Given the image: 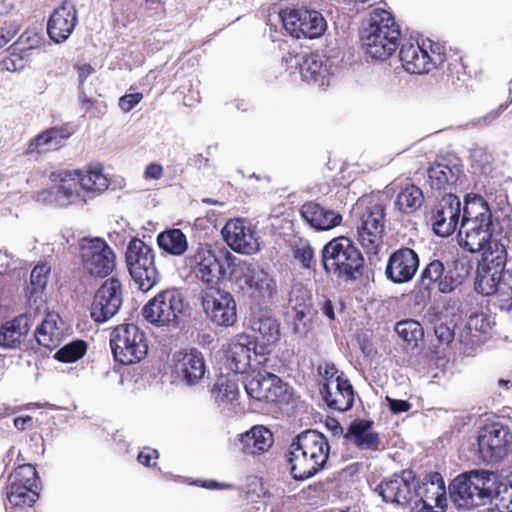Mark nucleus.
I'll list each match as a JSON object with an SVG mask.
<instances>
[{
  "instance_id": "5fc2aeb1",
  "label": "nucleus",
  "mask_w": 512,
  "mask_h": 512,
  "mask_svg": "<svg viewBox=\"0 0 512 512\" xmlns=\"http://www.w3.org/2000/svg\"><path fill=\"white\" fill-rule=\"evenodd\" d=\"M435 288L422 276L416 281L409 297L414 307L425 308L431 301L432 291Z\"/></svg>"
},
{
  "instance_id": "b1692460",
  "label": "nucleus",
  "mask_w": 512,
  "mask_h": 512,
  "mask_svg": "<svg viewBox=\"0 0 512 512\" xmlns=\"http://www.w3.org/2000/svg\"><path fill=\"white\" fill-rule=\"evenodd\" d=\"M32 321L30 316L20 314L0 325V347L3 349H33V339L29 338Z\"/></svg>"
},
{
  "instance_id": "72a5a7b5",
  "label": "nucleus",
  "mask_w": 512,
  "mask_h": 512,
  "mask_svg": "<svg viewBox=\"0 0 512 512\" xmlns=\"http://www.w3.org/2000/svg\"><path fill=\"white\" fill-rule=\"evenodd\" d=\"M250 344V335L245 333L237 335L230 343L226 356L228 367L234 373L245 374L251 368Z\"/></svg>"
},
{
  "instance_id": "20e7f679",
  "label": "nucleus",
  "mask_w": 512,
  "mask_h": 512,
  "mask_svg": "<svg viewBox=\"0 0 512 512\" xmlns=\"http://www.w3.org/2000/svg\"><path fill=\"white\" fill-rule=\"evenodd\" d=\"M449 497L458 509L471 510L492 505L499 497L497 473L486 470L463 472L450 482Z\"/></svg>"
},
{
  "instance_id": "393cba45",
  "label": "nucleus",
  "mask_w": 512,
  "mask_h": 512,
  "mask_svg": "<svg viewBox=\"0 0 512 512\" xmlns=\"http://www.w3.org/2000/svg\"><path fill=\"white\" fill-rule=\"evenodd\" d=\"M462 174L459 158H442L434 161L427 169V182L431 189L443 191L445 194L449 191L453 192Z\"/></svg>"
},
{
  "instance_id": "338daca9",
  "label": "nucleus",
  "mask_w": 512,
  "mask_h": 512,
  "mask_svg": "<svg viewBox=\"0 0 512 512\" xmlns=\"http://www.w3.org/2000/svg\"><path fill=\"white\" fill-rule=\"evenodd\" d=\"M429 54L431 58V70H433L434 68L444 70L445 64L447 63L444 47L439 43L431 42Z\"/></svg>"
},
{
  "instance_id": "f03ea898",
  "label": "nucleus",
  "mask_w": 512,
  "mask_h": 512,
  "mask_svg": "<svg viewBox=\"0 0 512 512\" xmlns=\"http://www.w3.org/2000/svg\"><path fill=\"white\" fill-rule=\"evenodd\" d=\"M505 243H495L485 249L477 261L474 290L485 296L496 295L501 309L512 310V272L507 270Z\"/></svg>"
},
{
  "instance_id": "bf43d9fd",
  "label": "nucleus",
  "mask_w": 512,
  "mask_h": 512,
  "mask_svg": "<svg viewBox=\"0 0 512 512\" xmlns=\"http://www.w3.org/2000/svg\"><path fill=\"white\" fill-rule=\"evenodd\" d=\"M292 255L303 269H315L316 260L314 249L309 242L293 247Z\"/></svg>"
},
{
  "instance_id": "c03bdc74",
  "label": "nucleus",
  "mask_w": 512,
  "mask_h": 512,
  "mask_svg": "<svg viewBox=\"0 0 512 512\" xmlns=\"http://www.w3.org/2000/svg\"><path fill=\"white\" fill-rule=\"evenodd\" d=\"M336 392L339 397L334 396L335 406H327L329 409L339 412L351 410L355 404V390L344 372L336 379Z\"/></svg>"
},
{
  "instance_id": "1a4fd4ad",
  "label": "nucleus",
  "mask_w": 512,
  "mask_h": 512,
  "mask_svg": "<svg viewBox=\"0 0 512 512\" xmlns=\"http://www.w3.org/2000/svg\"><path fill=\"white\" fill-rule=\"evenodd\" d=\"M109 345L113 359L122 365L142 361L148 354L146 333L137 324L124 322L110 333Z\"/></svg>"
},
{
  "instance_id": "473e14b6",
  "label": "nucleus",
  "mask_w": 512,
  "mask_h": 512,
  "mask_svg": "<svg viewBox=\"0 0 512 512\" xmlns=\"http://www.w3.org/2000/svg\"><path fill=\"white\" fill-rule=\"evenodd\" d=\"M303 220L315 231H327L341 224L342 215L332 209L325 208L319 203L305 202L300 208Z\"/></svg>"
},
{
  "instance_id": "052dcab7",
  "label": "nucleus",
  "mask_w": 512,
  "mask_h": 512,
  "mask_svg": "<svg viewBox=\"0 0 512 512\" xmlns=\"http://www.w3.org/2000/svg\"><path fill=\"white\" fill-rule=\"evenodd\" d=\"M358 240L362 247L366 250V253L369 255H377L382 243V234L383 233H374L372 231H359Z\"/></svg>"
},
{
  "instance_id": "c756f323",
  "label": "nucleus",
  "mask_w": 512,
  "mask_h": 512,
  "mask_svg": "<svg viewBox=\"0 0 512 512\" xmlns=\"http://www.w3.org/2000/svg\"><path fill=\"white\" fill-rule=\"evenodd\" d=\"M399 46V60L405 71L411 74H424L431 71L430 54L424 44L420 45L411 37Z\"/></svg>"
},
{
  "instance_id": "e433bc0d",
  "label": "nucleus",
  "mask_w": 512,
  "mask_h": 512,
  "mask_svg": "<svg viewBox=\"0 0 512 512\" xmlns=\"http://www.w3.org/2000/svg\"><path fill=\"white\" fill-rule=\"evenodd\" d=\"M386 205L383 201H370L360 218L359 231L383 233L385 229Z\"/></svg>"
},
{
  "instance_id": "864d4df0",
  "label": "nucleus",
  "mask_w": 512,
  "mask_h": 512,
  "mask_svg": "<svg viewBox=\"0 0 512 512\" xmlns=\"http://www.w3.org/2000/svg\"><path fill=\"white\" fill-rule=\"evenodd\" d=\"M270 373L265 372L264 374L258 373L252 377L247 383H245V391L249 398L258 401L265 402L268 388L272 384H269Z\"/></svg>"
},
{
  "instance_id": "7ed1b4c3",
  "label": "nucleus",
  "mask_w": 512,
  "mask_h": 512,
  "mask_svg": "<svg viewBox=\"0 0 512 512\" xmlns=\"http://www.w3.org/2000/svg\"><path fill=\"white\" fill-rule=\"evenodd\" d=\"M320 263L326 275H333L343 283H354L366 274L363 253L351 238L343 235L323 245Z\"/></svg>"
},
{
  "instance_id": "e2e57ef3",
  "label": "nucleus",
  "mask_w": 512,
  "mask_h": 512,
  "mask_svg": "<svg viewBox=\"0 0 512 512\" xmlns=\"http://www.w3.org/2000/svg\"><path fill=\"white\" fill-rule=\"evenodd\" d=\"M251 344L250 347V355L254 357V360L257 364H262L267 361V355L270 353L269 346L273 343H266L262 339V341H258L256 337L250 335Z\"/></svg>"
},
{
  "instance_id": "9b49d317",
  "label": "nucleus",
  "mask_w": 512,
  "mask_h": 512,
  "mask_svg": "<svg viewBox=\"0 0 512 512\" xmlns=\"http://www.w3.org/2000/svg\"><path fill=\"white\" fill-rule=\"evenodd\" d=\"M472 269V262L464 257L446 262L435 258L420 273L439 293L450 294L464 283Z\"/></svg>"
},
{
  "instance_id": "774afa93",
  "label": "nucleus",
  "mask_w": 512,
  "mask_h": 512,
  "mask_svg": "<svg viewBox=\"0 0 512 512\" xmlns=\"http://www.w3.org/2000/svg\"><path fill=\"white\" fill-rule=\"evenodd\" d=\"M497 490H499V497L506 496L512 504V472L506 476L497 474Z\"/></svg>"
},
{
  "instance_id": "a878e982",
  "label": "nucleus",
  "mask_w": 512,
  "mask_h": 512,
  "mask_svg": "<svg viewBox=\"0 0 512 512\" xmlns=\"http://www.w3.org/2000/svg\"><path fill=\"white\" fill-rule=\"evenodd\" d=\"M71 176H76L78 183H80L81 190L89 192H104L111 187L112 182L108 180L106 175L103 173V165L101 163H95L88 165L87 173L81 169L74 170H57L51 173V181H63L67 180Z\"/></svg>"
},
{
  "instance_id": "f3484780",
  "label": "nucleus",
  "mask_w": 512,
  "mask_h": 512,
  "mask_svg": "<svg viewBox=\"0 0 512 512\" xmlns=\"http://www.w3.org/2000/svg\"><path fill=\"white\" fill-rule=\"evenodd\" d=\"M287 69H299L302 80L325 89L333 77L330 61L319 53H301L289 57L283 56Z\"/></svg>"
},
{
  "instance_id": "f704fd0d",
  "label": "nucleus",
  "mask_w": 512,
  "mask_h": 512,
  "mask_svg": "<svg viewBox=\"0 0 512 512\" xmlns=\"http://www.w3.org/2000/svg\"><path fill=\"white\" fill-rule=\"evenodd\" d=\"M60 316L57 313H47L40 324L37 325L33 335V343L36 342L50 351L57 348L60 344V335L62 329L58 327Z\"/></svg>"
},
{
  "instance_id": "603ef678",
  "label": "nucleus",
  "mask_w": 512,
  "mask_h": 512,
  "mask_svg": "<svg viewBox=\"0 0 512 512\" xmlns=\"http://www.w3.org/2000/svg\"><path fill=\"white\" fill-rule=\"evenodd\" d=\"M289 307L291 310L314 308L311 290L300 282L294 283L289 292Z\"/></svg>"
},
{
  "instance_id": "5701e85b",
  "label": "nucleus",
  "mask_w": 512,
  "mask_h": 512,
  "mask_svg": "<svg viewBox=\"0 0 512 512\" xmlns=\"http://www.w3.org/2000/svg\"><path fill=\"white\" fill-rule=\"evenodd\" d=\"M461 216V201L455 192L442 195L432 211L431 224L433 232L440 237L451 236L457 229Z\"/></svg>"
},
{
  "instance_id": "c9c22d12",
  "label": "nucleus",
  "mask_w": 512,
  "mask_h": 512,
  "mask_svg": "<svg viewBox=\"0 0 512 512\" xmlns=\"http://www.w3.org/2000/svg\"><path fill=\"white\" fill-rule=\"evenodd\" d=\"M250 327L266 343H277L281 337V324L269 309H260L250 318Z\"/></svg>"
},
{
  "instance_id": "dca6fc26",
  "label": "nucleus",
  "mask_w": 512,
  "mask_h": 512,
  "mask_svg": "<svg viewBox=\"0 0 512 512\" xmlns=\"http://www.w3.org/2000/svg\"><path fill=\"white\" fill-rule=\"evenodd\" d=\"M123 304V285L117 277L105 279L95 291L90 306V317L98 324L112 319Z\"/></svg>"
},
{
  "instance_id": "0e129e2a",
  "label": "nucleus",
  "mask_w": 512,
  "mask_h": 512,
  "mask_svg": "<svg viewBox=\"0 0 512 512\" xmlns=\"http://www.w3.org/2000/svg\"><path fill=\"white\" fill-rule=\"evenodd\" d=\"M467 325L471 330L474 329L482 334H487L491 329V320L485 313H475L469 317Z\"/></svg>"
},
{
  "instance_id": "9d476101",
  "label": "nucleus",
  "mask_w": 512,
  "mask_h": 512,
  "mask_svg": "<svg viewBox=\"0 0 512 512\" xmlns=\"http://www.w3.org/2000/svg\"><path fill=\"white\" fill-rule=\"evenodd\" d=\"M125 261L129 274L137 288L142 292L150 291L160 280L155 266L153 248L138 237H132L127 244Z\"/></svg>"
},
{
  "instance_id": "37998d69",
  "label": "nucleus",
  "mask_w": 512,
  "mask_h": 512,
  "mask_svg": "<svg viewBox=\"0 0 512 512\" xmlns=\"http://www.w3.org/2000/svg\"><path fill=\"white\" fill-rule=\"evenodd\" d=\"M41 486L36 487H24L18 486L17 484L8 485L7 487V498L10 503V507H30L40 497Z\"/></svg>"
},
{
  "instance_id": "69168bd1",
  "label": "nucleus",
  "mask_w": 512,
  "mask_h": 512,
  "mask_svg": "<svg viewBox=\"0 0 512 512\" xmlns=\"http://www.w3.org/2000/svg\"><path fill=\"white\" fill-rule=\"evenodd\" d=\"M419 495L414 497V506L412 507L413 512H436L433 505L430 503V489L423 486Z\"/></svg>"
},
{
  "instance_id": "aec40b11",
  "label": "nucleus",
  "mask_w": 512,
  "mask_h": 512,
  "mask_svg": "<svg viewBox=\"0 0 512 512\" xmlns=\"http://www.w3.org/2000/svg\"><path fill=\"white\" fill-rule=\"evenodd\" d=\"M207 319L219 327H232L238 320L237 304L234 296L217 288L206 292L201 301Z\"/></svg>"
},
{
  "instance_id": "13d9d810",
  "label": "nucleus",
  "mask_w": 512,
  "mask_h": 512,
  "mask_svg": "<svg viewBox=\"0 0 512 512\" xmlns=\"http://www.w3.org/2000/svg\"><path fill=\"white\" fill-rule=\"evenodd\" d=\"M68 134H64L62 130L52 128L39 135H37L32 144L36 147H47L49 149H56L61 140L68 138Z\"/></svg>"
},
{
  "instance_id": "de8ad7c7",
  "label": "nucleus",
  "mask_w": 512,
  "mask_h": 512,
  "mask_svg": "<svg viewBox=\"0 0 512 512\" xmlns=\"http://www.w3.org/2000/svg\"><path fill=\"white\" fill-rule=\"evenodd\" d=\"M314 308L291 310L289 325L293 334L305 337L313 329Z\"/></svg>"
},
{
  "instance_id": "58836bf2",
  "label": "nucleus",
  "mask_w": 512,
  "mask_h": 512,
  "mask_svg": "<svg viewBox=\"0 0 512 512\" xmlns=\"http://www.w3.org/2000/svg\"><path fill=\"white\" fill-rule=\"evenodd\" d=\"M21 43H14L8 48V55L4 57L0 65L3 70L9 72L22 71L32 59V49L35 44L31 43L28 46L20 47Z\"/></svg>"
},
{
  "instance_id": "79ce46f5",
  "label": "nucleus",
  "mask_w": 512,
  "mask_h": 512,
  "mask_svg": "<svg viewBox=\"0 0 512 512\" xmlns=\"http://www.w3.org/2000/svg\"><path fill=\"white\" fill-rule=\"evenodd\" d=\"M424 201L422 190L414 185H406L396 196L395 207L404 214H411L419 209Z\"/></svg>"
},
{
  "instance_id": "f8f14e48",
  "label": "nucleus",
  "mask_w": 512,
  "mask_h": 512,
  "mask_svg": "<svg viewBox=\"0 0 512 512\" xmlns=\"http://www.w3.org/2000/svg\"><path fill=\"white\" fill-rule=\"evenodd\" d=\"M421 489H424L421 479L413 470L405 469L383 478L375 492L384 502L405 508L413 502L415 495L421 493Z\"/></svg>"
},
{
  "instance_id": "8fccbe9b",
  "label": "nucleus",
  "mask_w": 512,
  "mask_h": 512,
  "mask_svg": "<svg viewBox=\"0 0 512 512\" xmlns=\"http://www.w3.org/2000/svg\"><path fill=\"white\" fill-rule=\"evenodd\" d=\"M269 384L266 395V403L288 404L291 398L290 387L278 375L270 373Z\"/></svg>"
},
{
  "instance_id": "c85d7f7f",
  "label": "nucleus",
  "mask_w": 512,
  "mask_h": 512,
  "mask_svg": "<svg viewBox=\"0 0 512 512\" xmlns=\"http://www.w3.org/2000/svg\"><path fill=\"white\" fill-rule=\"evenodd\" d=\"M399 46V60L405 71L411 74H424L431 71L430 54L424 44L420 45L411 37Z\"/></svg>"
},
{
  "instance_id": "39448f33",
  "label": "nucleus",
  "mask_w": 512,
  "mask_h": 512,
  "mask_svg": "<svg viewBox=\"0 0 512 512\" xmlns=\"http://www.w3.org/2000/svg\"><path fill=\"white\" fill-rule=\"evenodd\" d=\"M401 29L392 13L376 8L360 30V41L365 53L372 59L384 61L399 47Z\"/></svg>"
},
{
  "instance_id": "4468645a",
  "label": "nucleus",
  "mask_w": 512,
  "mask_h": 512,
  "mask_svg": "<svg viewBox=\"0 0 512 512\" xmlns=\"http://www.w3.org/2000/svg\"><path fill=\"white\" fill-rule=\"evenodd\" d=\"M461 207V219L472 220H495L498 224V231L508 235L511 227L512 208L507 203V198L496 203V207L490 204L482 195L477 193H466Z\"/></svg>"
},
{
  "instance_id": "3c124183",
  "label": "nucleus",
  "mask_w": 512,
  "mask_h": 512,
  "mask_svg": "<svg viewBox=\"0 0 512 512\" xmlns=\"http://www.w3.org/2000/svg\"><path fill=\"white\" fill-rule=\"evenodd\" d=\"M394 331L404 342H414L415 345L424 337L422 325L414 319H405L396 322Z\"/></svg>"
},
{
  "instance_id": "ea45409f",
  "label": "nucleus",
  "mask_w": 512,
  "mask_h": 512,
  "mask_svg": "<svg viewBox=\"0 0 512 512\" xmlns=\"http://www.w3.org/2000/svg\"><path fill=\"white\" fill-rule=\"evenodd\" d=\"M50 267L46 264L36 265L30 273L29 285L24 289L27 302L32 305L42 300V295L48 283Z\"/></svg>"
},
{
  "instance_id": "a211bd4d",
  "label": "nucleus",
  "mask_w": 512,
  "mask_h": 512,
  "mask_svg": "<svg viewBox=\"0 0 512 512\" xmlns=\"http://www.w3.org/2000/svg\"><path fill=\"white\" fill-rule=\"evenodd\" d=\"M479 457L488 464L503 460L512 444V433L508 426L492 423L481 428L477 435Z\"/></svg>"
},
{
  "instance_id": "6e6552de",
  "label": "nucleus",
  "mask_w": 512,
  "mask_h": 512,
  "mask_svg": "<svg viewBox=\"0 0 512 512\" xmlns=\"http://www.w3.org/2000/svg\"><path fill=\"white\" fill-rule=\"evenodd\" d=\"M190 305L177 288H169L157 293L142 307L145 321L157 327L180 328L189 314Z\"/></svg>"
},
{
  "instance_id": "bb28decb",
  "label": "nucleus",
  "mask_w": 512,
  "mask_h": 512,
  "mask_svg": "<svg viewBox=\"0 0 512 512\" xmlns=\"http://www.w3.org/2000/svg\"><path fill=\"white\" fill-rule=\"evenodd\" d=\"M78 23L77 9L66 1L54 9L47 21V34L51 41L60 44L66 41Z\"/></svg>"
},
{
  "instance_id": "a18cd8bd",
  "label": "nucleus",
  "mask_w": 512,
  "mask_h": 512,
  "mask_svg": "<svg viewBox=\"0 0 512 512\" xmlns=\"http://www.w3.org/2000/svg\"><path fill=\"white\" fill-rule=\"evenodd\" d=\"M58 182L60 184L55 186L56 207H67L80 198L81 188L76 176H71L67 180Z\"/></svg>"
},
{
  "instance_id": "680f3d73",
  "label": "nucleus",
  "mask_w": 512,
  "mask_h": 512,
  "mask_svg": "<svg viewBox=\"0 0 512 512\" xmlns=\"http://www.w3.org/2000/svg\"><path fill=\"white\" fill-rule=\"evenodd\" d=\"M0 268H4V271H0V275L13 272L17 273V277L21 276V261L7 249L0 250Z\"/></svg>"
},
{
  "instance_id": "49530a36",
  "label": "nucleus",
  "mask_w": 512,
  "mask_h": 512,
  "mask_svg": "<svg viewBox=\"0 0 512 512\" xmlns=\"http://www.w3.org/2000/svg\"><path fill=\"white\" fill-rule=\"evenodd\" d=\"M87 342L82 339H73L58 349L53 358L62 363H74L83 358L87 352Z\"/></svg>"
},
{
  "instance_id": "a19ab883",
  "label": "nucleus",
  "mask_w": 512,
  "mask_h": 512,
  "mask_svg": "<svg viewBox=\"0 0 512 512\" xmlns=\"http://www.w3.org/2000/svg\"><path fill=\"white\" fill-rule=\"evenodd\" d=\"M341 372L333 362H325L317 366V374L322 378V382L319 384V394L326 406L336 405L331 385L336 382Z\"/></svg>"
},
{
  "instance_id": "7c9ffc66",
  "label": "nucleus",
  "mask_w": 512,
  "mask_h": 512,
  "mask_svg": "<svg viewBox=\"0 0 512 512\" xmlns=\"http://www.w3.org/2000/svg\"><path fill=\"white\" fill-rule=\"evenodd\" d=\"M371 419L355 418L346 428L344 438L352 442L359 450L377 451L381 440L378 432L373 430Z\"/></svg>"
},
{
  "instance_id": "4c0bfd02",
  "label": "nucleus",
  "mask_w": 512,
  "mask_h": 512,
  "mask_svg": "<svg viewBox=\"0 0 512 512\" xmlns=\"http://www.w3.org/2000/svg\"><path fill=\"white\" fill-rule=\"evenodd\" d=\"M158 247L171 256H182L189 248L185 233L179 228L166 229L156 238Z\"/></svg>"
},
{
  "instance_id": "cd10ccee",
  "label": "nucleus",
  "mask_w": 512,
  "mask_h": 512,
  "mask_svg": "<svg viewBox=\"0 0 512 512\" xmlns=\"http://www.w3.org/2000/svg\"><path fill=\"white\" fill-rule=\"evenodd\" d=\"M273 443V433L263 425H255L239 434L234 445L238 451L254 456L267 452Z\"/></svg>"
},
{
  "instance_id": "2eb2a0df",
  "label": "nucleus",
  "mask_w": 512,
  "mask_h": 512,
  "mask_svg": "<svg viewBox=\"0 0 512 512\" xmlns=\"http://www.w3.org/2000/svg\"><path fill=\"white\" fill-rule=\"evenodd\" d=\"M284 29L293 38L319 39L328 28L323 14L316 10L290 9L279 15Z\"/></svg>"
},
{
  "instance_id": "f257e3e1",
  "label": "nucleus",
  "mask_w": 512,
  "mask_h": 512,
  "mask_svg": "<svg viewBox=\"0 0 512 512\" xmlns=\"http://www.w3.org/2000/svg\"><path fill=\"white\" fill-rule=\"evenodd\" d=\"M330 450L327 437L316 429H306L295 435L287 454L292 479L302 482L324 470Z\"/></svg>"
},
{
  "instance_id": "4d7b16f0",
  "label": "nucleus",
  "mask_w": 512,
  "mask_h": 512,
  "mask_svg": "<svg viewBox=\"0 0 512 512\" xmlns=\"http://www.w3.org/2000/svg\"><path fill=\"white\" fill-rule=\"evenodd\" d=\"M472 169L474 174L485 177L486 179L493 180V184H496L493 174V166L491 163V155L487 154L483 150H475L472 155Z\"/></svg>"
},
{
  "instance_id": "412c9836",
  "label": "nucleus",
  "mask_w": 512,
  "mask_h": 512,
  "mask_svg": "<svg viewBox=\"0 0 512 512\" xmlns=\"http://www.w3.org/2000/svg\"><path fill=\"white\" fill-rule=\"evenodd\" d=\"M419 267L420 256L417 251L401 246L389 254L384 275L393 284H406L414 279Z\"/></svg>"
},
{
  "instance_id": "6e6d98bb",
  "label": "nucleus",
  "mask_w": 512,
  "mask_h": 512,
  "mask_svg": "<svg viewBox=\"0 0 512 512\" xmlns=\"http://www.w3.org/2000/svg\"><path fill=\"white\" fill-rule=\"evenodd\" d=\"M211 392L216 401L233 402L238 396V384L227 377L221 376L214 383Z\"/></svg>"
},
{
  "instance_id": "0eeeda50",
  "label": "nucleus",
  "mask_w": 512,
  "mask_h": 512,
  "mask_svg": "<svg viewBox=\"0 0 512 512\" xmlns=\"http://www.w3.org/2000/svg\"><path fill=\"white\" fill-rule=\"evenodd\" d=\"M185 266L196 277L207 285H213L223 280L228 270H232L237 258L226 248L215 249L211 245L199 243L185 257Z\"/></svg>"
},
{
  "instance_id": "ddd939ff",
  "label": "nucleus",
  "mask_w": 512,
  "mask_h": 512,
  "mask_svg": "<svg viewBox=\"0 0 512 512\" xmlns=\"http://www.w3.org/2000/svg\"><path fill=\"white\" fill-rule=\"evenodd\" d=\"M458 228L459 244L470 253H483L485 249H494V242L503 243L502 238L508 236L498 231L495 220L461 219Z\"/></svg>"
},
{
  "instance_id": "423d86ee",
  "label": "nucleus",
  "mask_w": 512,
  "mask_h": 512,
  "mask_svg": "<svg viewBox=\"0 0 512 512\" xmlns=\"http://www.w3.org/2000/svg\"><path fill=\"white\" fill-rule=\"evenodd\" d=\"M233 289L255 305H268L277 294L275 277L253 261L238 260L230 271Z\"/></svg>"
},
{
  "instance_id": "2f4dec72",
  "label": "nucleus",
  "mask_w": 512,
  "mask_h": 512,
  "mask_svg": "<svg viewBox=\"0 0 512 512\" xmlns=\"http://www.w3.org/2000/svg\"><path fill=\"white\" fill-rule=\"evenodd\" d=\"M179 355H181L177 364L179 378L187 386L197 385L208 372L203 353L197 348H191Z\"/></svg>"
},
{
  "instance_id": "6ab92c4d",
  "label": "nucleus",
  "mask_w": 512,
  "mask_h": 512,
  "mask_svg": "<svg viewBox=\"0 0 512 512\" xmlns=\"http://www.w3.org/2000/svg\"><path fill=\"white\" fill-rule=\"evenodd\" d=\"M82 259L92 275L106 277L116 267V255L105 239L83 237L80 242Z\"/></svg>"
},
{
  "instance_id": "4be33fe9",
  "label": "nucleus",
  "mask_w": 512,
  "mask_h": 512,
  "mask_svg": "<svg viewBox=\"0 0 512 512\" xmlns=\"http://www.w3.org/2000/svg\"><path fill=\"white\" fill-rule=\"evenodd\" d=\"M224 242L236 253L251 255L260 250V243L251 223L243 218L228 220L221 229Z\"/></svg>"
},
{
  "instance_id": "09e8293b",
  "label": "nucleus",
  "mask_w": 512,
  "mask_h": 512,
  "mask_svg": "<svg viewBox=\"0 0 512 512\" xmlns=\"http://www.w3.org/2000/svg\"><path fill=\"white\" fill-rule=\"evenodd\" d=\"M8 485L17 484L24 487H36L41 485L36 467L32 464L19 465L8 478Z\"/></svg>"
}]
</instances>
